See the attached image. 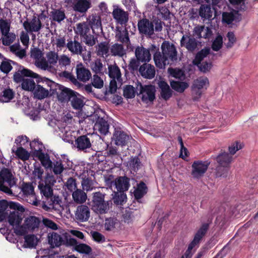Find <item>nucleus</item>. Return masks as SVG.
Returning <instances> with one entry per match:
<instances>
[{"mask_svg":"<svg viewBox=\"0 0 258 258\" xmlns=\"http://www.w3.org/2000/svg\"><path fill=\"white\" fill-rule=\"evenodd\" d=\"M162 55L159 51H157L154 54V60L157 67L162 69L171 61L177 58V51L174 45L168 42H164L161 45Z\"/></svg>","mask_w":258,"mask_h":258,"instance_id":"f257e3e1","label":"nucleus"},{"mask_svg":"<svg viewBox=\"0 0 258 258\" xmlns=\"http://www.w3.org/2000/svg\"><path fill=\"white\" fill-rule=\"evenodd\" d=\"M24 77H30L37 79L40 82V76L37 74L27 69L19 70L14 75V80L17 83L22 82L21 86L23 90L28 91H32L35 88V83L31 79H25Z\"/></svg>","mask_w":258,"mask_h":258,"instance_id":"f03ea898","label":"nucleus"},{"mask_svg":"<svg viewBox=\"0 0 258 258\" xmlns=\"http://www.w3.org/2000/svg\"><path fill=\"white\" fill-rule=\"evenodd\" d=\"M15 184L16 180L11 172L8 169H3L0 172V191L12 195V191L7 185L12 187Z\"/></svg>","mask_w":258,"mask_h":258,"instance_id":"7ed1b4c3","label":"nucleus"},{"mask_svg":"<svg viewBox=\"0 0 258 258\" xmlns=\"http://www.w3.org/2000/svg\"><path fill=\"white\" fill-rule=\"evenodd\" d=\"M109 202L104 200V195L100 192L94 194L92 200V210L97 214H105L109 209Z\"/></svg>","mask_w":258,"mask_h":258,"instance_id":"20e7f679","label":"nucleus"},{"mask_svg":"<svg viewBox=\"0 0 258 258\" xmlns=\"http://www.w3.org/2000/svg\"><path fill=\"white\" fill-rule=\"evenodd\" d=\"M39 223V220L37 218L30 216L25 219L23 225L16 228L15 233L17 235H24L38 228Z\"/></svg>","mask_w":258,"mask_h":258,"instance_id":"39448f33","label":"nucleus"},{"mask_svg":"<svg viewBox=\"0 0 258 258\" xmlns=\"http://www.w3.org/2000/svg\"><path fill=\"white\" fill-rule=\"evenodd\" d=\"M58 60L57 52L54 51L48 52L46 54V58L44 57L42 64H40L41 70L51 71L55 70V66L56 65Z\"/></svg>","mask_w":258,"mask_h":258,"instance_id":"423d86ee","label":"nucleus"},{"mask_svg":"<svg viewBox=\"0 0 258 258\" xmlns=\"http://www.w3.org/2000/svg\"><path fill=\"white\" fill-rule=\"evenodd\" d=\"M68 233L63 231L61 234L56 232L49 233L48 234V242L50 246L52 248L58 247L65 243L66 240L69 241Z\"/></svg>","mask_w":258,"mask_h":258,"instance_id":"0eeeda50","label":"nucleus"},{"mask_svg":"<svg viewBox=\"0 0 258 258\" xmlns=\"http://www.w3.org/2000/svg\"><path fill=\"white\" fill-rule=\"evenodd\" d=\"M209 163L208 161H196L193 162L191 175L194 178H200L207 170Z\"/></svg>","mask_w":258,"mask_h":258,"instance_id":"6e6552de","label":"nucleus"},{"mask_svg":"<svg viewBox=\"0 0 258 258\" xmlns=\"http://www.w3.org/2000/svg\"><path fill=\"white\" fill-rule=\"evenodd\" d=\"M23 26L27 32L32 33L39 32L42 27V24L38 18L34 17L31 20L24 21Z\"/></svg>","mask_w":258,"mask_h":258,"instance_id":"1a4fd4ad","label":"nucleus"},{"mask_svg":"<svg viewBox=\"0 0 258 258\" xmlns=\"http://www.w3.org/2000/svg\"><path fill=\"white\" fill-rule=\"evenodd\" d=\"M140 94L142 95V100L148 102L152 101L155 99V88L152 85H146L143 86L141 84L139 85Z\"/></svg>","mask_w":258,"mask_h":258,"instance_id":"9d476101","label":"nucleus"},{"mask_svg":"<svg viewBox=\"0 0 258 258\" xmlns=\"http://www.w3.org/2000/svg\"><path fill=\"white\" fill-rule=\"evenodd\" d=\"M90 209L86 205H82L77 207L75 213L76 219L81 222H85L90 217Z\"/></svg>","mask_w":258,"mask_h":258,"instance_id":"9b49d317","label":"nucleus"},{"mask_svg":"<svg viewBox=\"0 0 258 258\" xmlns=\"http://www.w3.org/2000/svg\"><path fill=\"white\" fill-rule=\"evenodd\" d=\"M208 228V224H204L196 233L194 239L188 245V248L192 250L199 247V245L202 237L206 234Z\"/></svg>","mask_w":258,"mask_h":258,"instance_id":"f8f14e48","label":"nucleus"},{"mask_svg":"<svg viewBox=\"0 0 258 258\" xmlns=\"http://www.w3.org/2000/svg\"><path fill=\"white\" fill-rule=\"evenodd\" d=\"M130 140V137L124 132L120 130L115 129L112 140L117 146H124Z\"/></svg>","mask_w":258,"mask_h":258,"instance_id":"ddd939ff","label":"nucleus"},{"mask_svg":"<svg viewBox=\"0 0 258 258\" xmlns=\"http://www.w3.org/2000/svg\"><path fill=\"white\" fill-rule=\"evenodd\" d=\"M6 220H7L9 223L13 226L15 233L16 228L21 226L20 224L22 221V215L18 211H10Z\"/></svg>","mask_w":258,"mask_h":258,"instance_id":"4468645a","label":"nucleus"},{"mask_svg":"<svg viewBox=\"0 0 258 258\" xmlns=\"http://www.w3.org/2000/svg\"><path fill=\"white\" fill-rule=\"evenodd\" d=\"M47 201L50 207L43 204L42 208L44 210L48 211V209L52 208L55 210L60 211L63 209L61 200L58 196L52 195Z\"/></svg>","mask_w":258,"mask_h":258,"instance_id":"2eb2a0df","label":"nucleus"},{"mask_svg":"<svg viewBox=\"0 0 258 258\" xmlns=\"http://www.w3.org/2000/svg\"><path fill=\"white\" fill-rule=\"evenodd\" d=\"M77 77L78 80L85 82L89 80L91 77L90 71L86 69L82 63H79L76 66Z\"/></svg>","mask_w":258,"mask_h":258,"instance_id":"dca6fc26","label":"nucleus"},{"mask_svg":"<svg viewBox=\"0 0 258 258\" xmlns=\"http://www.w3.org/2000/svg\"><path fill=\"white\" fill-rule=\"evenodd\" d=\"M138 28L140 33L151 35L154 32V25L147 19H143L138 22Z\"/></svg>","mask_w":258,"mask_h":258,"instance_id":"f3484780","label":"nucleus"},{"mask_svg":"<svg viewBox=\"0 0 258 258\" xmlns=\"http://www.w3.org/2000/svg\"><path fill=\"white\" fill-rule=\"evenodd\" d=\"M66 0L65 2L74 4V10L80 13H85L90 8V4L88 0Z\"/></svg>","mask_w":258,"mask_h":258,"instance_id":"a211bd4d","label":"nucleus"},{"mask_svg":"<svg viewBox=\"0 0 258 258\" xmlns=\"http://www.w3.org/2000/svg\"><path fill=\"white\" fill-rule=\"evenodd\" d=\"M129 181L130 179L125 176L119 177L115 180L114 187L120 192L126 191L130 186Z\"/></svg>","mask_w":258,"mask_h":258,"instance_id":"6ab92c4d","label":"nucleus"},{"mask_svg":"<svg viewBox=\"0 0 258 258\" xmlns=\"http://www.w3.org/2000/svg\"><path fill=\"white\" fill-rule=\"evenodd\" d=\"M135 54L137 59L141 62L149 61L151 58L149 50L143 47H137Z\"/></svg>","mask_w":258,"mask_h":258,"instance_id":"aec40b11","label":"nucleus"},{"mask_svg":"<svg viewBox=\"0 0 258 258\" xmlns=\"http://www.w3.org/2000/svg\"><path fill=\"white\" fill-rule=\"evenodd\" d=\"M109 126L107 121L102 117H98L94 124V130L101 135H105L108 132Z\"/></svg>","mask_w":258,"mask_h":258,"instance_id":"412c9836","label":"nucleus"},{"mask_svg":"<svg viewBox=\"0 0 258 258\" xmlns=\"http://www.w3.org/2000/svg\"><path fill=\"white\" fill-rule=\"evenodd\" d=\"M194 34L199 38H209L211 36L212 31L209 27L198 25L194 28Z\"/></svg>","mask_w":258,"mask_h":258,"instance_id":"4be33fe9","label":"nucleus"},{"mask_svg":"<svg viewBox=\"0 0 258 258\" xmlns=\"http://www.w3.org/2000/svg\"><path fill=\"white\" fill-rule=\"evenodd\" d=\"M141 75L145 78L151 79L155 75V70L154 66L150 64H144L139 69Z\"/></svg>","mask_w":258,"mask_h":258,"instance_id":"5701e85b","label":"nucleus"},{"mask_svg":"<svg viewBox=\"0 0 258 258\" xmlns=\"http://www.w3.org/2000/svg\"><path fill=\"white\" fill-rule=\"evenodd\" d=\"M35 148V157H37L40 161L41 164L45 168L51 167L52 162L50 161L48 155L40 151V148Z\"/></svg>","mask_w":258,"mask_h":258,"instance_id":"b1692460","label":"nucleus"},{"mask_svg":"<svg viewBox=\"0 0 258 258\" xmlns=\"http://www.w3.org/2000/svg\"><path fill=\"white\" fill-rule=\"evenodd\" d=\"M233 157L228 153L224 152L220 154L216 158L220 167L228 168L232 162Z\"/></svg>","mask_w":258,"mask_h":258,"instance_id":"393cba45","label":"nucleus"},{"mask_svg":"<svg viewBox=\"0 0 258 258\" xmlns=\"http://www.w3.org/2000/svg\"><path fill=\"white\" fill-rule=\"evenodd\" d=\"M23 192L27 196H29L32 198V204L35 206H38L40 203L37 201L34 192V187L31 183H24L22 187Z\"/></svg>","mask_w":258,"mask_h":258,"instance_id":"a878e982","label":"nucleus"},{"mask_svg":"<svg viewBox=\"0 0 258 258\" xmlns=\"http://www.w3.org/2000/svg\"><path fill=\"white\" fill-rule=\"evenodd\" d=\"M69 243L72 245H76L75 249L80 253L88 254L92 251V248L90 246L84 243L77 244V240L74 238H69Z\"/></svg>","mask_w":258,"mask_h":258,"instance_id":"bb28decb","label":"nucleus"},{"mask_svg":"<svg viewBox=\"0 0 258 258\" xmlns=\"http://www.w3.org/2000/svg\"><path fill=\"white\" fill-rule=\"evenodd\" d=\"M112 15L114 19L120 24L125 23L128 20L127 13L120 9H114Z\"/></svg>","mask_w":258,"mask_h":258,"instance_id":"cd10ccee","label":"nucleus"},{"mask_svg":"<svg viewBox=\"0 0 258 258\" xmlns=\"http://www.w3.org/2000/svg\"><path fill=\"white\" fill-rule=\"evenodd\" d=\"M209 85L208 79L206 77H201L195 80L192 86V89H207Z\"/></svg>","mask_w":258,"mask_h":258,"instance_id":"c85d7f7f","label":"nucleus"},{"mask_svg":"<svg viewBox=\"0 0 258 258\" xmlns=\"http://www.w3.org/2000/svg\"><path fill=\"white\" fill-rule=\"evenodd\" d=\"M75 142L77 147L79 150H84L91 146L90 139L87 136H81L78 137Z\"/></svg>","mask_w":258,"mask_h":258,"instance_id":"c756f323","label":"nucleus"},{"mask_svg":"<svg viewBox=\"0 0 258 258\" xmlns=\"http://www.w3.org/2000/svg\"><path fill=\"white\" fill-rule=\"evenodd\" d=\"M96 51L98 56L106 58L109 55V46L105 42H101L96 46Z\"/></svg>","mask_w":258,"mask_h":258,"instance_id":"7c9ffc66","label":"nucleus"},{"mask_svg":"<svg viewBox=\"0 0 258 258\" xmlns=\"http://www.w3.org/2000/svg\"><path fill=\"white\" fill-rule=\"evenodd\" d=\"M12 152L15 153L17 158L23 161L28 160L30 155L28 151L22 147H18L17 148L13 147Z\"/></svg>","mask_w":258,"mask_h":258,"instance_id":"2f4dec72","label":"nucleus"},{"mask_svg":"<svg viewBox=\"0 0 258 258\" xmlns=\"http://www.w3.org/2000/svg\"><path fill=\"white\" fill-rule=\"evenodd\" d=\"M158 86L161 90V95L165 100L168 99L172 95V91L168 84L163 80L158 82Z\"/></svg>","mask_w":258,"mask_h":258,"instance_id":"473e14b6","label":"nucleus"},{"mask_svg":"<svg viewBox=\"0 0 258 258\" xmlns=\"http://www.w3.org/2000/svg\"><path fill=\"white\" fill-rule=\"evenodd\" d=\"M181 44L184 46L188 50H194L197 46V42L195 38L188 36H183L181 40Z\"/></svg>","mask_w":258,"mask_h":258,"instance_id":"72a5a7b5","label":"nucleus"},{"mask_svg":"<svg viewBox=\"0 0 258 258\" xmlns=\"http://www.w3.org/2000/svg\"><path fill=\"white\" fill-rule=\"evenodd\" d=\"M69 50L74 54H80L82 51V46L80 43L76 40H70L67 43Z\"/></svg>","mask_w":258,"mask_h":258,"instance_id":"f704fd0d","label":"nucleus"},{"mask_svg":"<svg viewBox=\"0 0 258 258\" xmlns=\"http://www.w3.org/2000/svg\"><path fill=\"white\" fill-rule=\"evenodd\" d=\"M24 246L26 248H32L36 247L39 241L38 237L33 234H29L24 237Z\"/></svg>","mask_w":258,"mask_h":258,"instance_id":"c9c22d12","label":"nucleus"},{"mask_svg":"<svg viewBox=\"0 0 258 258\" xmlns=\"http://www.w3.org/2000/svg\"><path fill=\"white\" fill-rule=\"evenodd\" d=\"M74 92L69 88H64L58 94V99L61 102H67L68 100H70Z\"/></svg>","mask_w":258,"mask_h":258,"instance_id":"e433bc0d","label":"nucleus"},{"mask_svg":"<svg viewBox=\"0 0 258 258\" xmlns=\"http://www.w3.org/2000/svg\"><path fill=\"white\" fill-rule=\"evenodd\" d=\"M70 101L72 106L74 109H79L84 105V101L82 96L76 92H74Z\"/></svg>","mask_w":258,"mask_h":258,"instance_id":"4c0bfd02","label":"nucleus"},{"mask_svg":"<svg viewBox=\"0 0 258 258\" xmlns=\"http://www.w3.org/2000/svg\"><path fill=\"white\" fill-rule=\"evenodd\" d=\"M33 91L35 97L38 99H44L48 97L49 95L48 90L39 85L35 86V88Z\"/></svg>","mask_w":258,"mask_h":258,"instance_id":"58836bf2","label":"nucleus"},{"mask_svg":"<svg viewBox=\"0 0 258 258\" xmlns=\"http://www.w3.org/2000/svg\"><path fill=\"white\" fill-rule=\"evenodd\" d=\"M74 31L77 34L80 35L81 37H85L89 32L90 28L86 23L83 22L77 24Z\"/></svg>","mask_w":258,"mask_h":258,"instance_id":"ea45409f","label":"nucleus"},{"mask_svg":"<svg viewBox=\"0 0 258 258\" xmlns=\"http://www.w3.org/2000/svg\"><path fill=\"white\" fill-rule=\"evenodd\" d=\"M147 191V187L143 182L139 183L135 188L134 194L135 198L137 200L142 198Z\"/></svg>","mask_w":258,"mask_h":258,"instance_id":"a19ab883","label":"nucleus"},{"mask_svg":"<svg viewBox=\"0 0 258 258\" xmlns=\"http://www.w3.org/2000/svg\"><path fill=\"white\" fill-rule=\"evenodd\" d=\"M52 46H55L57 51H61L65 46H67L66 39L64 37L58 36L55 38H52L51 39Z\"/></svg>","mask_w":258,"mask_h":258,"instance_id":"79ce46f5","label":"nucleus"},{"mask_svg":"<svg viewBox=\"0 0 258 258\" xmlns=\"http://www.w3.org/2000/svg\"><path fill=\"white\" fill-rule=\"evenodd\" d=\"M72 197L74 201L77 203L82 204L87 200V195L83 190L77 189L72 194Z\"/></svg>","mask_w":258,"mask_h":258,"instance_id":"37998d69","label":"nucleus"},{"mask_svg":"<svg viewBox=\"0 0 258 258\" xmlns=\"http://www.w3.org/2000/svg\"><path fill=\"white\" fill-rule=\"evenodd\" d=\"M15 93L14 91L10 89H5L0 94V102L7 103L10 102L14 97Z\"/></svg>","mask_w":258,"mask_h":258,"instance_id":"c03bdc74","label":"nucleus"},{"mask_svg":"<svg viewBox=\"0 0 258 258\" xmlns=\"http://www.w3.org/2000/svg\"><path fill=\"white\" fill-rule=\"evenodd\" d=\"M170 85L173 90L179 93L183 92L189 86L187 82L174 81L170 82Z\"/></svg>","mask_w":258,"mask_h":258,"instance_id":"a18cd8bd","label":"nucleus"},{"mask_svg":"<svg viewBox=\"0 0 258 258\" xmlns=\"http://www.w3.org/2000/svg\"><path fill=\"white\" fill-rule=\"evenodd\" d=\"M31 56L35 59V64L40 69L41 68L40 64H42L44 57L41 51L35 49L31 52Z\"/></svg>","mask_w":258,"mask_h":258,"instance_id":"49530a36","label":"nucleus"},{"mask_svg":"<svg viewBox=\"0 0 258 258\" xmlns=\"http://www.w3.org/2000/svg\"><path fill=\"white\" fill-rule=\"evenodd\" d=\"M108 70L109 77L120 82L121 73L119 68L115 64L109 66Z\"/></svg>","mask_w":258,"mask_h":258,"instance_id":"de8ad7c7","label":"nucleus"},{"mask_svg":"<svg viewBox=\"0 0 258 258\" xmlns=\"http://www.w3.org/2000/svg\"><path fill=\"white\" fill-rule=\"evenodd\" d=\"M110 52L112 55L122 56L125 54V51L121 44L115 43L110 48Z\"/></svg>","mask_w":258,"mask_h":258,"instance_id":"09e8293b","label":"nucleus"},{"mask_svg":"<svg viewBox=\"0 0 258 258\" xmlns=\"http://www.w3.org/2000/svg\"><path fill=\"white\" fill-rule=\"evenodd\" d=\"M38 187L41 194L46 198L47 200H49V197L52 195V189L51 186L44 184L42 182L39 183Z\"/></svg>","mask_w":258,"mask_h":258,"instance_id":"8fccbe9b","label":"nucleus"},{"mask_svg":"<svg viewBox=\"0 0 258 258\" xmlns=\"http://www.w3.org/2000/svg\"><path fill=\"white\" fill-rule=\"evenodd\" d=\"M50 16L53 21L58 23L61 22L66 18L64 11L60 10H53L51 12Z\"/></svg>","mask_w":258,"mask_h":258,"instance_id":"3c124183","label":"nucleus"},{"mask_svg":"<svg viewBox=\"0 0 258 258\" xmlns=\"http://www.w3.org/2000/svg\"><path fill=\"white\" fill-rule=\"evenodd\" d=\"M2 35L1 39L3 44L5 45H10L16 39V35L14 33L10 32V31Z\"/></svg>","mask_w":258,"mask_h":258,"instance_id":"603ef678","label":"nucleus"},{"mask_svg":"<svg viewBox=\"0 0 258 258\" xmlns=\"http://www.w3.org/2000/svg\"><path fill=\"white\" fill-rule=\"evenodd\" d=\"M199 15L202 18L210 19L212 16L211 7L205 5H202L199 10Z\"/></svg>","mask_w":258,"mask_h":258,"instance_id":"864d4df0","label":"nucleus"},{"mask_svg":"<svg viewBox=\"0 0 258 258\" xmlns=\"http://www.w3.org/2000/svg\"><path fill=\"white\" fill-rule=\"evenodd\" d=\"M168 72L173 77L178 79L181 80H183L185 79V74L184 72L179 69H173L169 68L168 69Z\"/></svg>","mask_w":258,"mask_h":258,"instance_id":"5fc2aeb1","label":"nucleus"},{"mask_svg":"<svg viewBox=\"0 0 258 258\" xmlns=\"http://www.w3.org/2000/svg\"><path fill=\"white\" fill-rule=\"evenodd\" d=\"M210 49L205 48L197 53L193 62L195 64H199L200 62L206 57L210 53Z\"/></svg>","mask_w":258,"mask_h":258,"instance_id":"6e6d98bb","label":"nucleus"},{"mask_svg":"<svg viewBox=\"0 0 258 258\" xmlns=\"http://www.w3.org/2000/svg\"><path fill=\"white\" fill-rule=\"evenodd\" d=\"M44 173L43 169L39 165H34V170L32 172V178L35 181L40 180L39 183L41 182L43 175Z\"/></svg>","mask_w":258,"mask_h":258,"instance_id":"4d7b16f0","label":"nucleus"},{"mask_svg":"<svg viewBox=\"0 0 258 258\" xmlns=\"http://www.w3.org/2000/svg\"><path fill=\"white\" fill-rule=\"evenodd\" d=\"M90 25L93 31L95 30H102L100 18L97 16H92L90 20Z\"/></svg>","mask_w":258,"mask_h":258,"instance_id":"13d9d810","label":"nucleus"},{"mask_svg":"<svg viewBox=\"0 0 258 258\" xmlns=\"http://www.w3.org/2000/svg\"><path fill=\"white\" fill-rule=\"evenodd\" d=\"M9 207L6 202H0V222L6 219L9 213Z\"/></svg>","mask_w":258,"mask_h":258,"instance_id":"bf43d9fd","label":"nucleus"},{"mask_svg":"<svg viewBox=\"0 0 258 258\" xmlns=\"http://www.w3.org/2000/svg\"><path fill=\"white\" fill-rule=\"evenodd\" d=\"M58 66L60 67L66 68L69 66L71 62V57L66 54H62L58 56Z\"/></svg>","mask_w":258,"mask_h":258,"instance_id":"052dcab7","label":"nucleus"},{"mask_svg":"<svg viewBox=\"0 0 258 258\" xmlns=\"http://www.w3.org/2000/svg\"><path fill=\"white\" fill-rule=\"evenodd\" d=\"M11 21L6 19H0V30L2 34L8 33L10 30Z\"/></svg>","mask_w":258,"mask_h":258,"instance_id":"680f3d73","label":"nucleus"},{"mask_svg":"<svg viewBox=\"0 0 258 258\" xmlns=\"http://www.w3.org/2000/svg\"><path fill=\"white\" fill-rule=\"evenodd\" d=\"M15 143L19 147H26L29 145L30 142L28 138L26 136H20L16 139Z\"/></svg>","mask_w":258,"mask_h":258,"instance_id":"e2e57ef3","label":"nucleus"},{"mask_svg":"<svg viewBox=\"0 0 258 258\" xmlns=\"http://www.w3.org/2000/svg\"><path fill=\"white\" fill-rule=\"evenodd\" d=\"M116 39L123 43H127L129 41L128 33L126 31L118 30L116 33Z\"/></svg>","mask_w":258,"mask_h":258,"instance_id":"0e129e2a","label":"nucleus"},{"mask_svg":"<svg viewBox=\"0 0 258 258\" xmlns=\"http://www.w3.org/2000/svg\"><path fill=\"white\" fill-rule=\"evenodd\" d=\"M243 147V144L238 141H235L232 143L229 147V152L230 155L232 156L237 151L241 149Z\"/></svg>","mask_w":258,"mask_h":258,"instance_id":"69168bd1","label":"nucleus"},{"mask_svg":"<svg viewBox=\"0 0 258 258\" xmlns=\"http://www.w3.org/2000/svg\"><path fill=\"white\" fill-rule=\"evenodd\" d=\"M103 67V64L99 59H96L91 65L92 70L96 74L102 73Z\"/></svg>","mask_w":258,"mask_h":258,"instance_id":"338daca9","label":"nucleus"},{"mask_svg":"<svg viewBox=\"0 0 258 258\" xmlns=\"http://www.w3.org/2000/svg\"><path fill=\"white\" fill-rule=\"evenodd\" d=\"M223 45V38L221 35H218L213 42L212 48L214 51H218Z\"/></svg>","mask_w":258,"mask_h":258,"instance_id":"774afa93","label":"nucleus"}]
</instances>
